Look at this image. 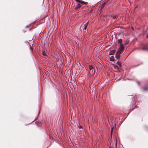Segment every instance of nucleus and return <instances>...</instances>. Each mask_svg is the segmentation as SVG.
Masks as SVG:
<instances>
[{
    "label": "nucleus",
    "instance_id": "nucleus-12",
    "mask_svg": "<svg viewBox=\"0 0 148 148\" xmlns=\"http://www.w3.org/2000/svg\"><path fill=\"white\" fill-rule=\"evenodd\" d=\"M143 50H146L148 51V47H143Z\"/></svg>",
    "mask_w": 148,
    "mask_h": 148
},
{
    "label": "nucleus",
    "instance_id": "nucleus-34",
    "mask_svg": "<svg viewBox=\"0 0 148 148\" xmlns=\"http://www.w3.org/2000/svg\"><path fill=\"white\" fill-rule=\"evenodd\" d=\"M30 48H31V49H32V47H31V46H30Z\"/></svg>",
    "mask_w": 148,
    "mask_h": 148
},
{
    "label": "nucleus",
    "instance_id": "nucleus-26",
    "mask_svg": "<svg viewBox=\"0 0 148 148\" xmlns=\"http://www.w3.org/2000/svg\"><path fill=\"white\" fill-rule=\"evenodd\" d=\"M116 121H118V120H117L116 121H115V124H116Z\"/></svg>",
    "mask_w": 148,
    "mask_h": 148
},
{
    "label": "nucleus",
    "instance_id": "nucleus-1",
    "mask_svg": "<svg viewBox=\"0 0 148 148\" xmlns=\"http://www.w3.org/2000/svg\"><path fill=\"white\" fill-rule=\"evenodd\" d=\"M123 44H120V47L117 51V53H119L120 54H121L122 51L124 49V47L123 46Z\"/></svg>",
    "mask_w": 148,
    "mask_h": 148
},
{
    "label": "nucleus",
    "instance_id": "nucleus-13",
    "mask_svg": "<svg viewBox=\"0 0 148 148\" xmlns=\"http://www.w3.org/2000/svg\"><path fill=\"white\" fill-rule=\"evenodd\" d=\"M89 68L90 70H91L93 69V66L92 65H89Z\"/></svg>",
    "mask_w": 148,
    "mask_h": 148
},
{
    "label": "nucleus",
    "instance_id": "nucleus-21",
    "mask_svg": "<svg viewBox=\"0 0 148 148\" xmlns=\"http://www.w3.org/2000/svg\"><path fill=\"white\" fill-rule=\"evenodd\" d=\"M88 21L86 23H85L84 25H86V26H87L88 25Z\"/></svg>",
    "mask_w": 148,
    "mask_h": 148
},
{
    "label": "nucleus",
    "instance_id": "nucleus-31",
    "mask_svg": "<svg viewBox=\"0 0 148 148\" xmlns=\"http://www.w3.org/2000/svg\"><path fill=\"white\" fill-rule=\"evenodd\" d=\"M36 119H35V120H34V121H35V120H36Z\"/></svg>",
    "mask_w": 148,
    "mask_h": 148
},
{
    "label": "nucleus",
    "instance_id": "nucleus-11",
    "mask_svg": "<svg viewBox=\"0 0 148 148\" xmlns=\"http://www.w3.org/2000/svg\"><path fill=\"white\" fill-rule=\"evenodd\" d=\"M122 42V40L121 38L119 39L118 40V42L119 43H120L121 44V43Z\"/></svg>",
    "mask_w": 148,
    "mask_h": 148
},
{
    "label": "nucleus",
    "instance_id": "nucleus-4",
    "mask_svg": "<svg viewBox=\"0 0 148 148\" xmlns=\"http://www.w3.org/2000/svg\"><path fill=\"white\" fill-rule=\"evenodd\" d=\"M82 6V5L79 3H78L77 6L75 7V9H77L78 8H79Z\"/></svg>",
    "mask_w": 148,
    "mask_h": 148
},
{
    "label": "nucleus",
    "instance_id": "nucleus-15",
    "mask_svg": "<svg viewBox=\"0 0 148 148\" xmlns=\"http://www.w3.org/2000/svg\"><path fill=\"white\" fill-rule=\"evenodd\" d=\"M87 26H86V25H84V28L83 29L84 30H86Z\"/></svg>",
    "mask_w": 148,
    "mask_h": 148
},
{
    "label": "nucleus",
    "instance_id": "nucleus-3",
    "mask_svg": "<svg viewBox=\"0 0 148 148\" xmlns=\"http://www.w3.org/2000/svg\"><path fill=\"white\" fill-rule=\"evenodd\" d=\"M115 50L114 49L111 51L109 53V55H112L114 54L115 53Z\"/></svg>",
    "mask_w": 148,
    "mask_h": 148
},
{
    "label": "nucleus",
    "instance_id": "nucleus-24",
    "mask_svg": "<svg viewBox=\"0 0 148 148\" xmlns=\"http://www.w3.org/2000/svg\"><path fill=\"white\" fill-rule=\"evenodd\" d=\"M137 83L138 84V85H140V83H139V82H137Z\"/></svg>",
    "mask_w": 148,
    "mask_h": 148
},
{
    "label": "nucleus",
    "instance_id": "nucleus-16",
    "mask_svg": "<svg viewBox=\"0 0 148 148\" xmlns=\"http://www.w3.org/2000/svg\"><path fill=\"white\" fill-rule=\"evenodd\" d=\"M144 89L146 91L148 90V87H145L144 88Z\"/></svg>",
    "mask_w": 148,
    "mask_h": 148
},
{
    "label": "nucleus",
    "instance_id": "nucleus-5",
    "mask_svg": "<svg viewBox=\"0 0 148 148\" xmlns=\"http://www.w3.org/2000/svg\"><path fill=\"white\" fill-rule=\"evenodd\" d=\"M113 66L114 69L116 70V71H118L119 70V68L118 66L116 65H113Z\"/></svg>",
    "mask_w": 148,
    "mask_h": 148
},
{
    "label": "nucleus",
    "instance_id": "nucleus-30",
    "mask_svg": "<svg viewBox=\"0 0 148 148\" xmlns=\"http://www.w3.org/2000/svg\"><path fill=\"white\" fill-rule=\"evenodd\" d=\"M34 121H32V122H31V123H32Z\"/></svg>",
    "mask_w": 148,
    "mask_h": 148
},
{
    "label": "nucleus",
    "instance_id": "nucleus-28",
    "mask_svg": "<svg viewBox=\"0 0 148 148\" xmlns=\"http://www.w3.org/2000/svg\"><path fill=\"white\" fill-rule=\"evenodd\" d=\"M131 98H132V100H133V97L132 96Z\"/></svg>",
    "mask_w": 148,
    "mask_h": 148
},
{
    "label": "nucleus",
    "instance_id": "nucleus-23",
    "mask_svg": "<svg viewBox=\"0 0 148 148\" xmlns=\"http://www.w3.org/2000/svg\"><path fill=\"white\" fill-rule=\"evenodd\" d=\"M30 24H30L29 25H27V26H26V27H28L29 26V25H30Z\"/></svg>",
    "mask_w": 148,
    "mask_h": 148
},
{
    "label": "nucleus",
    "instance_id": "nucleus-7",
    "mask_svg": "<svg viewBox=\"0 0 148 148\" xmlns=\"http://www.w3.org/2000/svg\"><path fill=\"white\" fill-rule=\"evenodd\" d=\"M110 16L113 19H115L117 17V16L116 15L112 16L111 15Z\"/></svg>",
    "mask_w": 148,
    "mask_h": 148
},
{
    "label": "nucleus",
    "instance_id": "nucleus-29",
    "mask_svg": "<svg viewBox=\"0 0 148 148\" xmlns=\"http://www.w3.org/2000/svg\"><path fill=\"white\" fill-rule=\"evenodd\" d=\"M146 38H148V34L147 35V37H146Z\"/></svg>",
    "mask_w": 148,
    "mask_h": 148
},
{
    "label": "nucleus",
    "instance_id": "nucleus-25",
    "mask_svg": "<svg viewBox=\"0 0 148 148\" xmlns=\"http://www.w3.org/2000/svg\"><path fill=\"white\" fill-rule=\"evenodd\" d=\"M112 128L111 130V133H112Z\"/></svg>",
    "mask_w": 148,
    "mask_h": 148
},
{
    "label": "nucleus",
    "instance_id": "nucleus-2",
    "mask_svg": "<svg viewBox=\"0 0 148 148\" xmlns=\"http://www.w3.org/2000/svg\"><path fill=\"white\" fill-rule=\"evenodd\" d=\"M77 2L80 3L82 4H86L87 3V2H85L84 1H82L81 0H75Z\"/></svg>",
    "mask_w": 148,
    "mask_h": 148
},
{
    "label": "nucleus",
    "instance_id": "nucleus-10",
    "mask_svg": "<svg viewBox=\"0 0 148 148\" xmlns=\"http://www.w3.org/2000/svg\"><path fill=\"white\" fill-rule=\"evenodd\" d=\"M107 3V1L105 3L101 4V6L102 7H104Z\"/></svg>",
    "mask_w": 148,
    "mask_h": 148
},
{
    "label": "nucleus",
    "instance_id": "nucleus-33",
    "mask_svg": "<svg viewBox=\"0 0 148 148\" xmlns=\"http://www.w3.org/2000/svg\"><path fill=\"white\" fill-rule=\"evenodd\" d=\"M79 64L80 65H80V64L79 63Z\"/></svg>",
    "mask_w": 148,
    "mask_h": 148
},
{
    "label": "nucleus",
    "instance_id": "nucleus-17",
    "mask_svg": "<svg viewBox=\"0 0 148 148\" xmlns=\"http://www.w3.org/2000/svg\"><path fill=\"white\" fill-rule=\"evenodd\" d=\"M87 32V30L86 29V30H84L83 33L84 34H85Z\"/></svg>",
    "mask_w": 148,
    "mask_h": 148
},
{
    "label": "nucleus",
    "instance_id": "nucleus-19",
    "mask_svg": "<svg viewBox=\"0 0 148 148\" xmlns=\"http://www.w3.org/2000/svg\"><path fill=\"white\" fill-rule=\"evenodd\" d=\"M121 54H120L119 53H117V52L115 54V55H120Z\"/></svg>",
    "mask_w": 148,
    "mask_h": 148
},
{
    "label": "nucleus",
    "instance_id": "nucleus-14",
    "mask_svg": "<svg viewBox=\"0 0 148 148\" xmlns=\"http://www.w3.org/2000/svg\"><path fill=\"white\" fill-rule=\"evenodd\" d=\"M42 55L45 56H47V55L46 53H45V51H43L42 53Z\"/></svg>",
    "mask_w": 148,
    "mask_h": 148
},
{
    "label": "nucleus",
    "instance_id": "nucleus-20",
    "mask_svg": "<svg viewBox=\"0 0 148 148\" xmlns=\"http://www.w3.org/2000/svg\"><path fill=\"white\" fill-rule=\"evenodd\" d=\"M88 21L86 23H85L84 25H86V26H87L88 25Z\"/></svg>",
    "mask_w": 148,
    "mask_h": 148
},
{
    "label": "nucleus",
    "instance_id": "nucleus-35",
    "mask_svg": "<svg viewBox=\"0 0 148 148\" xmlns=\"http://www.w3.org/2000/svg\"><path fill=\"white\" fill-rule=\"evenodd\" d=\"M109 148H110V147H109Z\"/></svg>",
    "mask_w": 148,
    "mask_h": 148
},
{
    "label": "nucleus",
    "instance_id": "nucleus-27",
    "mask_svg": "<svg viewBox=\"0 0 148 148\" xmlns=\"http://www.w3.org/2000/svg\"><path fill=\"white\" fill-rule=\"evenodd\" d=\"M132 29L133 30H134V28L133 27H132Z\"/></svg>",
    "mask_w": 148,
    "mask_h": 148
},
{
    "label": "nucleus",
    "instance_id": "nucleus-9",
    "mask_svg": "<svg viewBox=\"0 0 148 148\" xmlns=\"http://www.w3.org/2000/svg\"><path fill=\"white\" fill-rule=\"evenodd\" d=\"M116 64H117L118 65H119L120 67L121 66V62H119L118 61H117L116 62Z\"/></svg>",
    "mask_w": 148,
    "mask_h": 148
},
{
    "label": "nucleus",
    "instance_id": "nucleus-32",
    "mask_svg": "<svg viewBox=\"0 0 148 148\" xmlns=\"http://www.w3.org/2000/svg\"><path fill=\"white\" fill-rule=\"evenodd\" d=\"M36 119H35V120H34V121H35V120H36Z\"/></svg>",
    "mask_w": 148,
    "mask_h": 148
},
{
    "label": "nucleus",
    "instance_id": "nucleus-8",
    "mask_svg": "<svg viewBox=\"0 0 148 148\" xmlns=\"http://www.w3.org/2000/svg\"><path fill=\"white\" fill-rule=\"evenodd\" d=\"M120 55H115V58L117 60L119 59V58H120Z\"/></svg>",
    "mask_w": 148,
    "mask_h": 148
},
{
    "label": "nucleus",
    "instance_id": "nucleus-18",
    "mask_svg": "<svg viewBox=\"0 0 148 148\" xmlns=\"http://www.w3.org/2000/svg\"><path fill=\"white\" fill-rule=\"evenodd\" d=\"M125 45H126L128 43V41L127 40H126L124 41Z\"/></svg>",
    "mask_w": 148,
    "mask_h": 148
},
{
    "label": "nucleus",
    "instance_id": "nucleus-6",
    "mask_svg": "<svg viewBox=\"0 0 148 148\" xmlns=\"http://www.w3.org/2000/svg\"><path fill=\"white\" fill-rule=\"evenodd\" d=\"M115 59H114V56H112L110 57V61H113Z\"/></svg>",
    "mask_w": 148,
    "mask_h": 148
},
{
    "label": "nucleus",
    "instance_id": "nucleus-22",
    "mask_svg": "<svg viewBox=\"0 0 148 148\" xmlns=\"http://www.w3.org/2000/svg\"><path fill=\"white\" fill-rule=\"evenodd\" d=\"M79 129H82V127L81 125H80L79 126Z\"/></svg>",
    "mask_w": 148,
    "mask_h": 148
}]
</instances>
